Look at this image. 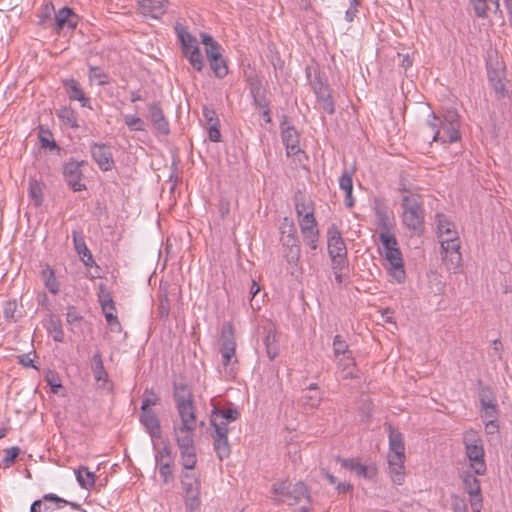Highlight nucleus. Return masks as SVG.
Segmentation results:
<instances>
[{
    "mask_svg": "<svg viewBox=\"0 0 512 512\" xmlns=\"http://www.w3.org/2000/svg\"><path fill=\"white\" fill-rule=\"evenodd\" d=\"M43 278L45 280L46 288L52 293L57 294L59 292V283L55 277V272L50 266H46L42 271Z\"/></svg>",
    "mask_w": 512,
    "mask_h": 512,
    "instance_id": "37998d69",
    "label": "nucleus"
},
{
    "mask_svg": "<svg viewBox=\"0 0 512 512\" xmlns=\"http://www.w3.org/2000/svg\"><path fill=\"white\" fill-rule=\"evenodd\" d=\"M76 14L69 7L61 8L55 14V30L60 32L65 26L75 29L77 25Z\"/></svg>",
    "mask_w": 512,
    "mask_h": 512,
    "instance_id": "b1692460",
    "label": "nucleus"
},
{
    "mask_svg": "<svg viewBox=\"0 0 512 512\" xmlns=\"http://www.w3.org/2000/svg\"><path fill=\"white\" fill-rule=\"evenodd\" d=\"M45 380L55 394L58 392V389L62 387L58 374L51 369L45 371Z\"/></svg>",
    "mask_w": 512,
    "mask_h": 512,
    "instance_id": "5fc2aeb1",
    "label": "nucleus"
},
{
    "mask_svg": "<svg viewBox=\"0 0 512 512\" xmlns=\"http://www.w3.org/2000/svg\"><path fill=\"white\" fill-rule=\"evenodd\" d=\"M294 205L297 217L304 216L305 214H314V202L300 190L294 195Z\"/></svg>",
    "mask_w": 512,
    "mask_h": 512,
    "instance_id": "cd10ccee",
    "label": "nucleus"
},
{
    "mask_svg": "<svg viewBox=\"0 0 512 512\" xmlns=\"http://www.w3.org/2000/svg\"><path fill=\"white\" fill-rule=\"evenodd\" d=\"M481 411L482 418L484 421L486 420H497L498 411L497 405L494 399H485V394H483V398L481 399Z\"/></svg>",
    "mask_w": 512,
    "mask_h": 512,
    "instance_id": "c9c22d12",
    "label": "nucleus"
},
{
    "mask_svg": "<svg viewBox=\"0 0 512 512\" xmlns=\"http://www.w3.org/2000/svg\"><path fill=\"white\" fill-rule=\"evenodd\" d=\"M437 228L439 237L446 235L447 237H454L457 233L455 225L443 214L437 215Z\"/></svg>",
    "mask_w": 512,
    "mask_h": 512,
    "instance_id": "72a5a7b5",
    "label": "nucleus"
},
{
    "mask_svg": "<svg viewBox=\"0 0 512 512\" xmlns=\"http://www.w3.org/2000/svg\"><path fill=\"white\" fill-rule=\"evenodd\" d=\"M43 501L56 503L58 508H61L62 505H67V501L65 499L49 493L43 495L42 499L34 501L31 505L30 512H42L41 506Z\"/></svg>",
    "mask_w": 512,
    "mask_h": 512,
    "instance_id": "a19ab883",
    "label": "nucleus"
},
{
    "mask_svg": "<svg viewBox=\"0 0 512 512\" xmlns=\"http://www.w3.org/2000/svg\"><path fill=\"white\" fill-rule=\"evenodd\" d=\"M441 244V254L444 263L447 265L448 270H453L456 272L458 268L461 266L462 256L460 253V241L458 234L454 237H446L442 238L440 241Z\"/></svg>",
    "mask_w": 512,
    "mask_h": 512,
    "instance_id": "9d476101",
    "label": "nucleus"
},
{
    "mask_svg": "<svg viewBox=\"0 0 512 512\" xmlns=\"http://www.w3.org/2000/svg\"><path fill=\"white\" fill-rule=\"evenodd\" d=\"M310 85L315 95L323 94V92L329 90L327 80L320 73L315 75V77L310 81Z\"/></svg>",
    "mask_w": 512,
    "mask_h": 512,
    "instance_id": "864d4df0",
    "label": "nucleus"
},
{
    "mask_svg": "<svg viewBox=\"0 0 512 512\" xmlns=\"http://www.w3.org/2000/svg\"><path fill=\"white\" fill-rule=\"evenodd\" d=\"M124 122L130 131H145V122L136 115H124Z\"/></svg>",
    "mask_w": 512,
    "mask_h": 512,
    "instance_id": "603ef678",
    "label": "nucleus"
},
{
    "mask_svg": "<svg viewBox=\"0 0 512 512\" xmlns=\"http://www.w3.org/2000/svg\"><path fill=\"white\" fill-rule=\"evenodd\" d=\"M475 14L480 18H486L488 16V5L487 2H490L495 7V12H501L500 2L499 0H471Z\"/></svg>",
    "mask_w": 512,
    "mask_h": 512,
    "instance_id": "e433bc0d",
    "label": "nucleus"
},
{
    "mask_svg": "<svg viewBox=\"0 0 512 512\" xmlns=\"http://www.w3.org/2000/svg\"><path fill=\"white\" fill-rule=\"evenodd\" d=\"M280 241L284 248V257L290 265L297 266L300 260L301 249L297 235L281 236Z\"/></svg>",
    "mask_w": 512,
    "mask_h": 512,
    "instance_id": "f3484780",
    "label": "nucleus"
},
{
    "mask_svg": "<svg viewBox=\"0 0 512 512\" xmlns=\"http://www.w3.org/2000/svg\"><path fill=\"white\" fill-rule=\"evenodd\" d=\"M90 152L93 160L98 164L102 171H109L114 165L111 147L104 143L93 142L90 146Z\"/></svg>",
    "mask_w": 512,
    "mask_h": 512,
    "instance_id": "4468645a",
    "label": "nucleus"
},
{
    "mask_svg": "<svg viewBox=\"0 0 512 512\" xmlns=\"http://www.w3.org/2000/svg\"><path fill=\"white\" fill-rule=\"evenodd\" d=\"M273 500L277 503L296 505L305 502L301 512H311V497L306 485L299 481L292 485L287 481H281L272 486Z\"/></svg>",
    "mask_w": 512,
    "mask_h": 512,
    "instance_id": "20e7f679",
    "label": "nucleus"
},
{
    "mask_svg": "<svg viewBox=\"0 0 512 512\" xmlns=\"http://www.w3.org/2000/svg\"><path fill=\"white\" fill-rule=\"evenodd\" d=\"M263 330L265 332L264 343L267 349V352H272L276 350L275 342H276V327L272 322H268L263 326Z\"/></svg>",
    "mask_w": 512,
    "mask_h": 512,
    "instance_id": "c03bdc74",
    "label": "nucleus"
},
{
    "mask_svg": "<svg viewBox=\"0 0 512 512\" xmlns=\"http://www.w3.org/2000/svg\"><path fill=\"white\" fill-rule=\"evenodd\" d=\"M62 83L70 101H79L82 107L91 108L90 100L77 80L70 78L63 80Z\"/></svg>",
    "mask_w": 512,
    "mask_h": 512,
    "instance_id": "aec40b11",
    "label": "nucleus"
},
{
    "mask_svg": "<svg viewBox=\"0 0 512 512\" xmlns=\"http://www.w3.org/2000/svg\"><path fill=\"white\" fill-rule=\"evenodd\" d=\"M463 443L465 446L466 457L470 461V467L478 475L486 472L484 460V447L481 438L474 430L466 431L463 434Z\"/></svg>",
    "mask_w": 512,
    "mask_h": 512,
    "instance_id": "0eeeda50",
    "label": "nucleus"
},
{
    "mask_svg": "<svg viewBox=\"0 0 512 512\" xmlns=\"http://www.w3.org/2000/svg\"><path fill=\"white\" fill-rule=\"evenodd\" d=\"M168 0H139V10L144 16L159 18L166 11Z\"/></svg>",
    "mask_w": 512,
    "mask_h": 512,
    "instance_id": "412c9836",
    "label": "nucleus"
},
{
    "mask_svg": "<svg viewBox=\"0 0 512 512\" xmlns=\"http://www.w3.org/2000/svg\"><path fill=\"white\" fill-rule=\"evenodd\" d=\"M47 330L55 341L60 342L63 340L64 332L59 318L52 316L48 321Z\"/></svg>",
    "mask_w": 512,
    "mask_h": 512,
    "instance_id": "de8ad7c7",
    "label": "nucleus"
},
{
    "mask_svg": "<svg viewBox=\"0 0 512 512\" xmlns=\"http://www.w3.org/2000/svg\"><path fill=\"white\" fill-rule=\"evenodd\" d=\"M374 212L377 219V225L381 231H390L391 218L389 216L388 208L382 200H375Z\"/></svg>",
    "mask_w": 512,
    "mask_h": 512,
    "instance_id": "a878e982",
    "label": "nucleus"
},
{
    "mask_svg": "<svg viewBox=\"0 0 512 512\" xmlns=\"http://www.w3.org/2000/svg\"><path fill=\"white\" fill-rule=\"evenodd\" d=\"M426 125L433 133L431 142L454 143L460 139V120L456 110H447L442 117L431 111Z\"/></svg>",
    "mask_w": 512,
    "mask_h": 512,
    "instance_id": "7ed1b4c3",
    "label": "nucleus"
},
{
    "mask_svg": "<svg viewBox=\"0 0 512 512\" xmlns=\"http://www.w3.org/2000/svg\"><path fill=\"white\" fill-rule=\"evenodd\" d=\"M174 400L176 402V407L194 403L192 392L184 383L174 384Z\"/></svg>",
    "mask_w": 512,
    "mask_h": 512,
    "instance_id": "2f4dec72",
    "label": "nucleus"
},
{
    "mask_svg": "<svg viewBox=\"0 0 512 512\" xmlns=\"http://www.w3.org/2000/svg\"><path fill=\"white\" fill-rule=\"evenodd\" d=\"M304 243L313 251L318 248L319 242V231H315V233H309L302 235Z\"/></svg>",
    "mask_w": 512,
    "mask_h": 512,
    "instance_id": "e2e57ef3",
    "label": "nucleus"
},
{
    "mask_svg": "<svg viewBox=\"0 0 512 512\" xmlns=\"http://www.w3.org/2000/svg\"><path fill=\"white\" fill-rule=\"evenodd\" d=\"M298 222L302 235L319 231L314 214H305L304 216L298 217Z\"/></svg>",
    "mask_w": 512,
    "mask_h": 512,
    "instance_id": "ea45409f",
    "label": "nucleus"
},
{
    "mask_svg": "<svg viewBox=\"0 0 512 512\" xmlns=\"http://www.w3.org/2000/svg\"><path fill=\"white\" fill-rule=\"evenodd\" d=\"M72 239H73L74 249L80 256L86 255L89 252V249L87 248V245L85 243L83 233L81 231L73 230Z\"/></svg>",
    "mask_w": 512,
    "mask_h": 512,
    "instance_id": "3c124183",
    "label": "nucleus"
},
{
    "mask_svg": "<svg viewBox=\"0 0 512 512\" xmlns=\"http://www.w3.org/2000/svg\"><path fill=\"white\" fill-rule=\"evenodd\" d=\"M39 139H40L42 147L50 148V149L57 148V144L52 139V134L49 130H44L43 128H41L40 132H39Z\"/></svg>",
    "mask_w": 512,
    "mask_h": 512,
    "instance_id": "bf43d9fd",
    "label": "nucleus"
},
{
    "mask_svg": "<svg viewBox=\"0 0 512 512\" xmlns=\"http://www.w3.org/2000/svg\"><path fill=\"white\" fill-rule=\"evenodd\" d=\"M184 56L188 59L189 63L195 70L201 71L203 69L204 61L199 47H194V49L191 51L189 50L188 53L186 52Z\"/></svg>",
    "mask_w": 512,
    "mask_h": 512,
    "instance_id": "8fccbe9b",
    "label": "nucleus"
},
{
    "mask_svg": "<svg viewBox=\"0 0 512 512\" xmlns=\"http://www.w3.org/2000/svg\"><path fill=\"white\" fill-rule=\"evenodd\" d=\"M155 462L163 481L165 483L170 482L173 479L172 468L174 465V457L171 448L164 446L161 450L157 451L155 454Z\"/></svg>",
    "mask_w": 512,
    "mask_h": 512,
    "instance_id": "ddd939ff",
    "label": "nucleus"
},
{
    "mask_svg": "<svg viewBox=\"0 0 512 512\" xmlns=\"http://www.w3.org/2000/svg\"><path fill=\"white\" fill-rule=\"evenodd\" d=\"M88 79L90 83L96 82L99 86H105L110 83L109 75L97 66L89 67Z\"/></svg>",
    "mask_w": 512,
    "mask_h": 512,
    "instance_id": "58836bf2",
    "label": "nucleus"
},
{
    "mask_svg": "<svg viewBox=\"0 0 512 512\" xmlns=\"http://www.w3.org/2000/svg\"><path fill=\"white\" fill-rule=\"evenodd\" d=\"M487 77L490 85L494 89L498 98H504L508 95L504 82V71L499 67H493L492 64L487 65Z\"/></svg>",
    "mask_w": 512,
    "mask_h": 512,
    "instance_id": "6ab92c4d",
    "label": "nucleus"
},
{
    "mask_svg": "<svg viewBox=\"0 0 512 512\" xmlns=\"http://www.w3.org/2000/svg\"><path fill=\"white\" fill-rule=\"evenodd\" d=\"M280 233H281V236H284V235H289V236L297 235V230H296L295 224H294L292 219H290L288 217H285L283 219V221L281 223V226H280Z\"/></svg>",
    "mask_w": 512,
    "mask_h": 512,
    "instance_id": "680f3d73",
    "label": "nucleus"
},
{
    "mask_svg": "<svg viewBox=\"0 0 512 512\" xmlns=\"http://www.w3.org/2000/svg\"><path fill=\"white\" fill-rule=\"evenodd\" d=\"M92 371L96 382L100 387H106L109 382V376L106 372L100 354H94L92 358Z\"/></svg>",
    "mask_w": 512,
    "mask_h": 512,
    "instance_id": "c85d7f7f",
    "label": "nucleus"
},
{
    "mask_svg": "<svg viewBox=\"0 0 512 512\" xmlns=\"http://www.w3.org/2000/svg\"><path fill=\"white\" fill-rule=\"evenodd\" d=\"M98 301L100 303V306H103V304L110 305L114 303L111 293L106 289L105 285L103 284L99 286Z\"/></svg>",
    "mask_w": 512,
    "mask_h": 512,
    "instance_id": "69168bd1",
    "label": "nucleus"
},
{
    "mask_svg": "<svg viewBox=\"0 0 512 512\" xmlns=\"http://www.w3.org/2000/svg\"><path fill=\"white\" fill-rule=\"evenodd\" d=\"M67 323L71 326V330L81 329L84 323L83 317L79 314L75 306H68L66 313Z\"/></svg>",
    "mask_w": 512,
    "mask_h": 512,
    "instance_id": "a18cd8bd",
    "label": "nucleus"
},
{
    "mask_svg": "<svg viewBox=\"0 0 512 512\" xmlns=\"http://www.w3.org/2000/svg\"><path fill=\"white\" fill-rule=\"evenodd\" d=\"M3 315L7 321L14 323L22 317V312L18 310L17 301L15 299L4 303Z\"/></svg>",
    "mask_w": 512,
    "mask_h": 512,
    "instance_id": "4c0bfd02",
    "label": "nucleus"
},
{
    "mask_svg": "<svg viewBox=\"0 0 512 512\" xmlns=\"http://www.w3.org/2000/svg\"><path fill=\"white\" fill-rule=\"evenodd\" d=\"M211 70L217 78H224L228 74V67L222 55L209 59Z\"/></svg>",
    "mask_w": 512,
    "mask_h": 512,
    "instance_id": "79ce46f5",
    "label": "nucleus"
},
{
    "mask_svg": "<svg viewBox=\"0 0 512 512\" xmlns=\"http://www.w3.org/2000/svg\"><path fill=\"white\" fill-rule=\"evenodd\" d=\"M389 453L388 459H405V445L402 434L388 425Z\"/></svg>",
    "mask_w": 512,
    "mask_h": 512,
    "instance_id": "a211bd4d",
    "label": "nucleus"
},
{
    "mask_svg": "<svg viewBox=\"0 0 512 512\" xmlns=\"http://www.w3.org/2000/svg\"><path fill=\"white\" fill-rule=\"evenodd\" d=\"M281 135L282 141L286 146L288 156L296 155L301 151L299 147L298 132L293 125H290L287 122L286 119L281 123Z\"/></svg>",
    "mask_w": 512,
    "mask_h": 512,
    "instance_id": "dca6fc26",
    "label": "nucleus"
},
{
    "mask_svg": "<svg viewBox=\"0 0 512 512\" xmlns=\"http://www.w3.org/2000/svg\"><path fill=\"white\" fill-rule=\"evenodd\" d=\"M247 82L252 97L265 93L262 81L258 77H249Z\"/></svg>",
    "mask_w": 512,
    "mask_h": 512,
    "instance_id": "4d7b16f0",
    "label": "nucleus"
},
{
    "mask_svg": "<svg viewBox=\"0 0 512 512\" xmlns=\"http://www.w3.org/2000/svg\"><path fill=\"white\" fill-rule=\"evenodd\" d=\"M328 253L331 264L338 266H348L347 248L342 238L341 232L335 224H332L327 231Z\"/></svg>",
    "mask_w": 512,
    "mask_h": 512,
    "instance_id": "6e6552de",
    "label": "nucleus"
},
{
    "mask_svg": "<svg viewBox=\"0 0 512 512\" xmlns=\"http://www.w3.org/2000/svg\"><path fill=\"white\" fill-rule=\"evenodd\" d=\"M4 452H5V456L2 460V463H3V467L8 468L15 462V459L17 458V456L20 453V448L15 446V447L6 449Z\"/></svg>",
    "mask_w": 512,
    "mask_h": 512,
    "instance_id": "052dcab7",
    "label": "nucleus"
},
{
    "mask_svg": "<svg viewBox=\"0 0 512 512\" xmlns=\"http://www.w3.org/2000/svg\"><path fill=\"white\" fill-rule=\"evenodd\" d=\"M105 319H106L107 325L109 326V328L112 332H121L122 331L121 324H120L115 312L114 313H106Z\"/></svg>",
    "mask_w": 512,
    "mask_h": 512,
    "instance_id": "0e129e2a",
    "label": "nucleus"
},
{
    "mask_svg": "<svg viewBox=\"0 0 512 512\" xmlns=\"http://www.w3.org/2000/svg\"><path fill=\"white\" fill-rule=\"evenodd\" d=\"M353 171L344 170L340 179L339 186L344 192H352L353 190Z\"/></svg>",
    "mask_w": 512,
    "mask_h": 512,
    "instance_id": "6e6d98bb",
    "label": "nucleus"
},
{
    "mask_svg": "<svg viewBox=\"0 0 512 512\" xmlns=\"http://www.w3.org/2000/svg\"><path fill=\"white\" fill-rule=\"evenodd\" d=\"M193 470H186L181 478L182 488L185 492L186 508L190 511H194L200 506V480Z\"/></svg>",
    "mask_w": 512,
    "mask_h": 512,
    "instance_id": "1a4fd4ad",
    "label": "nucleus"
},
{
    "mask_svg": "<svg viewBox=\"0 0 512 512\" xmlns=\"http://www.w3.org/2000/svg\"><path fill=\"white\" fill-rule=\"evenodd\" d=\"M175 31L177 33V37L181 43V49L183 54L188 53L189 50L191 51L194 49V47H198L196 38L191 35L183 25L177 23L175 26Z\"/></svg>",
    "mask_w": 512,
    "mask_h": 512,
    "instance_id": "c756f323",
    "label": "nucleus"
},
{
    "mask_svg": "<svg viewBox=\"0 0 512 512\" xmlns=\"http://www.w3.org/2000/svg\"><path fill=\"white\" fill-rule=\"evenodd\" d=\"M405 459H388L389 473L392 482L396 485H402L405 480Z\"/></svg>",
    "mask_w": 512,
    "mask_h": 512,
    "instance_id": "7c9ffc66",
    "label": "nucleus"
},
{
    "mask_svg": "<svg viewBox=\"0 0 512 512\" xmlns=\"http://www.w3.org/2000/svg\"><path fill=\"white\" fill-rule=\"evenodd\" d=\"M85 162H78L70 160L63 167V177L67 185L74 191L79 192L86 190V185L83 182V172L81 166Z\"/></svg>",
    "mask_w": 512,
    "mask_h": 512,
    "instance_id": "9b49d317",
    "label": "nucleus"
},
{
    "mask_svg": "<svg viewBox=\"0 0 512 512\" xmlns=\"http://www.w3.org/2000/svg\"><path fill=\"white\" fill-rule=\"evenodd\" d=\"M220 352H235L236 342L234 336V327L231 322H226L221 328Z\"/></svg>",
    "mask_w": 512,
    "mask_h": 512,
    "instance_id": "393cba45",
    "label": "nucleus"
},
{
    "mask_svg": "<svg viewBox=\"0 0 512 512\" xmlns=\"http://www.w3.org/2000/svg\"><path fill=\"white\" fill-rule=\"evenodd\" d=\"M56 115L63 125L73 129H77L79 127L76 112L71 107H61L59 110H57Z\"/></svg>",
    "mask_w": 512,
    "mask_h": 512,
    "instance_id": "473e14b6",
    "label": "nucleus"
},
{
    "mask_svg": "<svg viewBox=\"0 0 512 512\" xmlns=\"http://www.w3.org/2000/svg\"><path fill=\"white\" fill-rule=\"evenodd\" d=\"M321 399V394L316 384H311L307 389L303 390L299 401L302 406L314 409L320 404Z\"/></svg>",
    "mask_w": 512,
    "mask_h": 512,
    "instance_id": "bb28decb",
    "label": "nucleus"
},
{
    "mask_svg": "<svg viewBox=\"0 0 512 512\" xmlns=\"http://www.w3.org/2000/svg\"><path fill=\"white\" fill-rule=\"evenodd\" d=\"M178 418L173 421L176 425H187L197 427L198 420L196 416V408L193 404L182 405L176 407Z\"/></svg>",
    "mask_w": 512,
    "mask_h": 512,
    "instance_id": "5701e85b",
    "label": "nucleus"
},
{
    "mask_svg": "<svg viewBox=\"0 0 512 512\" xmlns=\"http://www.w3.org/2000/svg\"><path fill=\"white\" fill-rule=\"evenodd\" d=\"M203 117L208 126L210 125H218L219 119L214 109L209 108L207 106L203 107Z\"/></svg>",
    "mask_w": 512,
    "mask_h": 512,
    "instance_id": "774afa93",
    "label": "nucleus"
},
{
    "mask_svg": "<svg viewBox=\"0 0 512 512\" xmlns=\"http://www.w3.org/2000/svg\"><path fill=\"white\" fill-rule=\"evenodd\" d=\"M379 240L383 248L382 254L389 264L391 276L398 283L403 282L405 279L403 258L395 235L390 233V231H381L379 233Z\"/></svg>",
    "mask_w": 512,
    "mask_h": 512,
    "instance_id": "423d86ee",
    "label": "nucleus"
},
{
    "mask_svg": "<svg viewBox=\"0 0 512 512\" xmlns=\"http://www.w3.org/2000/svg\"><path fill=\"white\" fill-rule=\"evenodd\" d=\"M148 118L157 133L164 136L170 133L169 122L158 103L154 102L148 105Z\"/></svg>",
    "mask_w": 512,
    "mask_h": 512,
    "instance_id": "2eb2a0df",
    "label": "nucleus"
},
{
    "mask_svg": "<svg viewBox=\"0 0 512 512\" xmlns=\"http://www.w3.org/2000/svg\"><path fill=\"white\" fill-rule=\"evenodd\" d=\"M75 474L76 479L82 488L90 489L94 486L95 475L93 472H90L87 467H79L75 470Z\"/></svg>",
    "mask_w": 512,
    "mask_h": 512,
    "instance_id": "f704fd0d",
    "label": "nucleus"
},
{
    "mask_svg": "<svg viewBox=\"0 0 512 512\" xmlns=\"http://www.w3.org/2000/svg\"><path fill=\"white\" fill-rule=\"evenodd\" d=\"M340 461H341V465L344 468L349 469V470L355 472L358 476L369 477V475H368V468L365 465L357 462L356 460H354V459H342Z\"/></svg>",
    "mask_w": 512,
    "mask_h": 512,
    "instance_id": "09e8293b",
    "label": "nucleus"
},
{
    "mask_svg": "<svg viewBox=\"0 0 512 512\" xmlns=\"http://www.w3.org/2000/svg\"><path fill=\"white\" fill-rule=\"evenodd\" d=\"M140 422L152 439L161 437L160 422L154 411L141 412Z\"/></svg>",
    "mask_w": 512,
    "mask_h": 512,
    "instance_id": "4be33fe9",
    "label": "nucleus"
},
{
    "mask_svg": "<svg viewBox=\"0 0 512 512\" xmlns=\"http://www.w3.org/2000/svg\"><path fill=\"white\" fill-rule=\"evenodd\" d=\"M240 417V412L234 407H214L211 412L210 424L213 427L212 438L214 449L220 460L228 458L231 453L228 441L229 425Z\"/></svg>",
    "mask_w": 512,
    "mask_h": 512,
    "instance_id": "f257e3e1",
    "label": "nucleus"
},
{
    "mask_svg": "<svg viewBox=\"0 0 512 512\" xmlns=\"http://www.w3.org/2000/svg\"><path fill=\"white\" fill-rule=\"evenodd\" d=\"M157 311L161 319L168 318L170 312V303L167 296L160 298Z\"/></svg>",
    "mask_w": 512,
    "mask_h": 512,
    "instance_id": "338daca9",
    "label": "nucleus"
},
{
    "mask_svg": "<svg viewBox=\"0 0 512 512\" xmlns=\"http://www.w3.org/2000/svg\"><path fill=\"white\" fill-rule=\"evenodd\" d=\"M197 427L173 424V436L180 450V462L185 470L194 469L197 463L194 434Z\"/></svg>",
    "mask_w": 512,
    "mask_h": 512,
    "instance_id": "39448f33",
    "label": "nucleus"
},
{
    "mask_svg": "<svg viewBox=\"0 0 512 512\" xmlns=\"http://www.w3.org/2000/svg\"><path fill=\"white\" fill-rule=\"evenodd\" d=\"M464 489L470 497V505L473 512H481L483 498L479 479L469 472L462 475Z\"/></svg>",
    "mask_w": 512,
    "mask_h": 512,
    "instance_id": "f8f14e48",
    "label": "nucleus"
},
{
    "mask_svg": "<svg viewBox=\"0 0 512 512\" xmlns=\"http://www.w3.org/2000/svg\"><path fill=\"white\" fill-rule=\"evenodd\" d=\"M403 193L401 197L402 224L413 235L421 236L425 230V211L421 196L412 193L405 186L400 188Z\"/></svg>",
    "mask_w": 512,
    "mask_h": 512,
    "instance_id": "f03ea898",
    "label": "nucleus"
},
{
    "mask_svg": "<svg viewBox=\"0 0 512 512\" xmlns=\"http://www.w3.org/2000/svg\"><path fill=\"white\" fill-rule=\"evenodd\" d=\"M29 194L36 206L42 204L43 194L39 183H37L36 181L30 183Z\"/></svg>",
    "mask_w": 512,
    "mask_h": 512,
    "instance_id": "13d9d810",
    "label": "nucleus"
},
{
    "mask_svg": "<svg viewBox=\"0 0 512 512\" xmlns=\"http://www.w3.org/2000/svg\"><path fill=\"white\" fill-rule=\"evenodd\" d=\"M317 101L319 103L320 109H322L324 112L328 113L329 115L334 114L335 112V106L334 101L332 99V96L330 94V90H327L323 92V94H316Z\"/></svg>",
    "mask_w": 512,
    "mask_h": 512,
    "instance_id": "49530a36",
    "label": "nucleus"
}]
</instances>
